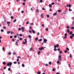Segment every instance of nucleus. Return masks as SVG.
<instances>
[{
    "instance_id": "obj_1",
    "label": "nucleus",
    "mask_w": 74,
    "mask_h": 74,
    "mask_svg": "<svg viewBox=\"0 0 74 74\" xmlns=\"http://www.w3.org/2000/svg\"><path fill=\"white\" fill-rule=\"evenodd\" d=\"M12 62H9V63H8L7 64L8 66H10V67H11V65H12Z\"/></svg>"
},
{
    "instance_id": "obj_2",
    "label": "nucleus",
    "mask_w": 74,
    "mask_h": 74,
    "mask_svg": "<svg viewBox=\"0 0 74 74\" xmlns=\"http://www.w3.org/2000/svg\"><path fill=\"white\" fill-rule=\"evenodd\" d=\"M58 60L60 61H62V57H61V55H60L58 56Z\"/></svg>"
},
{
    "instance_id": "obj_3",
    "label": "nucleus",
    "mask_w": 74,
    "mask_h": 74,
    "mask_svg": "<svg viewBox=\"0 0 74 74\" xmlns=\"http://www.w3.org/2000/svg\"><path fill=\"white\" fill-rule=\"evenodd\" d=\"M24 40L25 41V42H23V44L24 45H25L26 43H27V39H24Z\"/></svg>"
},
{
    "instance_id": "obj_4",
    "label": "nucleus",
    "mask_w": 74,
    "mask_h": 74,
    "mask_svg": "<svg viewBox=\"0 0 74 74\" xmlns=\"http://www.w3.org/2000/svg\"><path fill=\"white\" fill-rule=\"evenodd\" d=\"M44 49V47H42L41 48H39V49L40 51H41L42 50Z\"/></svg>"
},
{
    "instance_id": "obj_5",
    "label": "nucleus",
    "mask_w": 74,
    "mask_h": 74,
    "mask_svg": "<svg viewBox=\"0 0 74 74\" xmlns=\"http://www.w3.org/2000/svg\"><path fill=\"white\" fill-rule=\"evenodd\" d=\"M47 40L46 39H44V43H46V42H47Z\"/></svg>"
},
{
    "instance_id": "obj_6",
    "label": "nucleus",
    "mask_w": 74,
    "mask_h": 74,
    "mask_svg": "<svg viewBox=\"0 0 74 74\" xmlns=\"http://www.w3.org/2000/svg\"><path fill=\"white\" fill-rule=\"evenodd\" d=\"M32 32L33 33H34V34H35V33H36V32H35V31L33 29H32Z\"/></svg>"
},
{
    "instance_id": "obj_7",
    "label": "nucleus",
    "mask_w": 74,
    "mask_h": 74,
    "mask_svg": "<svg viewBox=\"0 0 74 74\" xmlns=\"http://www.w3.org/2000/svg\"><path fill=\"white\" fill-rule=\"evenodd\" d=\"M3 65H5V64H6V62H3Z\"/></svg>"
},
{
    "instance_id": "obj_8",
    "label": "nucleus",
    "mask_w": 74,
    "mask_h": 74,
    "mask_svg": "<svg viewBox=\"0 0 74 74\" xmlns=\"http://www.w3.org/2000/svg\"><path fill=\"white\" fill-rule=\"evenodd\" d=\"M41 17V18H43L44 17V16H43V14H41V15H40Z\"/></svg>"
},
{
    "instance_id": "obj_9",
    "label": "nucleus",
    "mask_w": 74,
    "mask_h": 74,
    "mask_svg": "<svg viewBox=\"0 0 74 74\" xmlns=\"http://www.w3.org/2000/svg\"><path fill=\"white\" fill-rule=\"evenodd\" d=\"M72 33L73 32H72V31L70 32H69V34H70V35H71Z\"/></svg>"
},
{
    "instance_id": "obj_10",
    "label": "nucleus",
    "mask_w": 74,
    "mask_h": 74,
    "mask_svg": "<svg viewBox=\"0 0 74 74\" xmlns=\"http://www.w3.org/2000/svg\"><path fill=\"white\" fill-rule=\"evenodd\" d=\"M17 43H18V42H17V41H16V43H15V45H18V44H17Z\"/></svg>"
},
{
    "instance_id": "obj_11",
    "label": "nucleus",
    "mask_w": 74,
    "mask_h": 74,
    "mask_svg": "<svg viewBox=\"0 0 74 74\" xmlns=\"http://www.w3.org/2000/svg\"><path fill=\"white\" fill-rule=\"evenodd\" d=\"M69 11H72V10L71 9H70V8H69Z\"/></svg>"
},
{
    "instance_id": "obj_12",
    "label": "nucleus",
    "mask_w": 74,
    "mask_h": 74,
    "mask_svg": "<svg viewBox=\"0 0 74 74\" xmlns=\"http://www.w3.org/2000/svg\"><path fill=\"white\" fill-rule=\"evenodd\" d=\"M29 38H30V39H31V38H32V36L30 35H29L28 36Z\"/></svg>"
},
{
    "instance_id": "obj_13",
    "label": "nucleus",
    "mask_w": 74,
    "mask_h": 74,
    "mask_svg": "<svg viewBox=\"0 0 74 74\" xmlns=\"http://www.w3.org/2000/svg\"><path fill=\"white\" fill-rule=\"evenodd\" d=\"M57 5H60V4L59 3H57V2L56 3Z\"/></svg>"
},
{
    "instance_id": "obj_14",
    "label": "nucleus",
    "mask_w": 74,
    "mask_h": 74,
    "mask_svg": "<svg viewBox=\"0 0 74 74\" xmlns=\"http://www.w3.org/2000/svg\"><path fill=\"white\" fill-rule=\"evenodd\" d=\"M49 7H52V5L51 4H49Z\"/></svg>"
},
{
    "instance_id": "obj_15",
    "label": "nucleus",
    "mask_w": 74,
    "mask_h": 74,
    "mask_svg": "<svg viewBox=\"0 0 74 74\" xmlns=\"http://www.w3.org/2000/svg\"><path fill=\"white\" fill-rule=\"evenodd\" d=\"M7 33L8 34H10V31H7Z\"/></svg>"
},
{
    "instance_id": "obj_16",
    "label": "nucleus",
    "mask_w": 74,
    "mask_h": 74,
    "mask_svg": "<svg viewBox=\"0 0 74 74\" xmlns=\"http://www.w3.org/2000/svg\"><path fill=\"white\" fill-rule=\"evenodd\" d=\"M49 64H50V65H51V64H52V62H49Z\"/></svg>"
},
{
    "instance_id": "obj_17",
    "label": "nucleus",
    "mask_w": 74,
    "mask_h": 74,
    "mask_svg": "<svg viewBox=\"0 0 74 74\" xmlns=\"http://www.w3.org/2000/svg\"><path fill=\"white\" fill-rule=\"evenodd\" d=\"M22 67H25V65L24 64H22Z\"/></svg>"
},
{
    "instance_id": "obj_18",
    "label": "nucleus",
    "mask_w": 74,
    "mask_h": 74,
    "mask_svg": "<svg viewBox=\"0 0 74 74\" xmlns=\"http://www.w3.org/2000/svg\"><path fill=\"white\" fill-rule=\"evenodd\" d=\"M73 36H70V38L71 39H73Z\"/></svg>"
},
{
    "instance_id": "obj_19",
    "label": "nucleus",
    "mask_w": 74,
    "mask_h": 74,
    "mask_svg": "<svg viewBox=\"0 0 74 74\" xmlns=\"http://www.w3.org/2000/svg\"><path fill=\"white\" fill-rule=\"evenodd\" d=\"M11 34H14V32H11Z\"/></svg>"
},
{
    "instance_id": "obj_20",
    "label": "nucleus",
    "mask_w": 74,
    "mask_h": 74,
    "mask_svg": "<svg viewBox=\"0 0 74 74\" xmlns=\"http://www.w3.org/2000/svg\"><path fill=\"white\" fill-rule=\"evenodd\" d=\"M72 26H73L74 25V21L72 22Z\"/></svg>"
},
{
    "instance_id": "obj_21",
    "label": "nucleus",
    "mask_w": 74,
    "mask_h": 74,
    "mask_svg": "<svg viewBox=\"0 0 74 74\" xmlns=\"http://www.w3.org/2000/svg\"><path fill=\"white\" fill-rule=\"evenodd\" d=\"M4 49H5V48H4V47H3L2 48V50L3 51H4Z\"/></svg>"
},
{
    "instance_id": "obj_22",
    "label": "nucleus",
    "mask_w": 74,
    "mask_h": 74,
    "mask_svg": "<svg viewBox=\"0 0 74 74\" xmlns=\"http://www.w3.org/2000/svg\"><path fill=\"white\" fill-rule=\"evenodd\" d=\"M41 52H40V51H38V55H39V54H40V53Z\"/></svg>"
},
{
    "instance_id": "obj_23",
    "label": "nucleus",
    "mask_w": 74,
    "mask_h": 74,
    "mask_svg": "<svg viewBox=\"0 0 74 74\" xmlns=\"http://www.w3.org/2000/svg\"><path fill=\"white\" fill-rule=\"evenodd\" d=\"M19 36H20V37H22V34H19Z\"/></svg>"
},
{
    "instance_id": "obj_24",
    "label": "nucleus",
    "mask_w": 74,
    "mask_h": 74,
    "mask_svg": "<svg viewBox=\"0 0 74 74\" xmlns=\"http://www.w3.org/2000/svg\"><path fill=\"white\" fill-rule=\"evenodd\" d=\"M5 22V19L4 22L3 23V25H5V24H4V22Z\"/></svg>"
},
{
    "instance_id": "obj_25",
    "label": "nucleus",
    "mask_w": 74,
    "mask_h": 74,
    "mask_svg": "<svg viewBox=\"0 0 74 74\" xmlns=\"http://www.w3.org/2000/svg\"><path fill=\"white\" fill-rule=\"evenodd\" d=\"M16 61L17 62H19V58H17Z\"/></svg>"
},
{
    "instance_id": "obj_26",
    "label": "nucleus",
    "mask_w": 74,
    "mask_h": 74,
    "mask_svg": "<svg viewBox=\"0 0 74 74\" xmlns=\"http://www.w3.org/2000/svg\"><path fill=\"white\" fill-rule=\"evenodd\" d=\"M57 47H59V45L58 44H57L56 45Z\"/></svg>"
},
{
    "instance_id": "obj_27",
    "label": "nucleus",
    "mask_w": 74,
    "mask_h": 74,
    "mask_svg": "<svg viewBox=\"0 0 74 74\" xmlns=\"http://www.w3.org/2000/svg\"><path fill=\"white\" fill-rule=\"evenodd\" d=\"M18 30L19 31H21V28H19L18 29Z\"/></svg>"
},
{
    "instance_id": "obj_28",
    "label": "nucleus",
    "mask_w": 74,
    "mask_h": 74,
    "mask_svg": "<svg viewBox=\"0 0 74 74\" xmlns=\"http://www.w3.org/2000/svg\"><path fill=\"white\" fill-rule=\"evenodd\" d=\"M67 32L68 33H70V30L69 29H67Z\"/></svg>"
},
{
    "instance_id": "obj_29",
    "label": "nucleus",
    "mask_w": 74,
    "mask_h": 74,
    "mask_svg": "<svg viewBox=\"0 0 74 74\" xmlns=\"http://www.w3.org/2000/svg\"><path fill=\"white\" fill-rule=\"evenodd\" d=\"M57 14V13H55L53 14V15H56Z\"/></svg>"
},
{
    "instance_id": "obj_30",
    "label": "nucleus",
    "mask_w": 74,
    "mask_h": 74,
    "mask_svg": "<svg viewBox=\"0 0 74 74\" xmlns=\"http://www.w3.org/2000/svg\"><path fill=\"white\" fill-rule=\"evenodd\" d=\"M8 54L9 55H11V52H9L8 53Z\"/></svg>"
},
{
    "instance_id": "obj_31",
    "label": "nucleus",
    "mask_w": 74,
    "mask_h": 74,
    "mask_svg": "<svg viewBox=\"0 0 74 74\" xmlns=\"http://www.w3.org/2000/svg\"><path fill=\"white\" fill-rule=\"evenodd\" d=\"M16 21V19H15L13 21L14 22H15Z\"/></svg>"
},
{
    "instance_id": "obj_32",
    "label": "nucleus",
    "mask_w": 74,
    "mask_h": 74,
    "mask_svg": "<svg viewBox=\"0 0 74 74\" xmlns=\"http://www.w3.org/2000/svg\"><path fill=\"white\" fill-rule=\"evenodd\" d=\"M13 63L14 64H16L17 63V62H14Z\"/></svg>"
},
{
    "instance_id": "obj_33",
    "label": "nucleus",
    "mask_w": 74,
    "mask_h": 74,
    "mask_svg": "<svg viewBox=\"0 0 74 74\" xmlns=\"http://www.w3.org/2000/svg\"><path fill=\"white\" fill-rule=\"evenodd\" d=\"M58 12H61V10H58Z\"/></svg>"
},
{
    "instance_id": "obj_34",
    "label": "nucleus",
    "mask_w": 74,
    "mask_h": 74,
    "mask_svg": "<svg viewBox=\"0 0 74 74\" xmlns=\"http://www.w3.org/2000/svg\"><path fill=\"white\" fill-rule=\"evenodd\" d=\"M37 74H41V72H40L38 71V72L37 73Z\"/></svg>"
},
{
    "instance_id": "obj_35",
    "label": "nucleus",
    "mask_w": 74,
    "mask_h": 74,
    "mask_svg": "<svg viewBox=\"0 0 74 74\" xmlns=\"http://www.w3.org/2000/svg\"><path fill=\"white\" fill-rule=\"evenodd\" d=\"M11 19H14V17L13 16H11Z\"/></svg>"
},
{
    "instance_id": "obj_36",
    "label": "nucleus",
    "mask_w": 74,
    "mask_h": 74,
    "mask_svg": "<svg viewBox=\"0 0 74 74\" xmlns=\"http://www.w3.org/2000/svg\"><path fill=\"white\" fill-rule=\"evenodd\" d=\"M52 70H53V71H55V69L53 68L52 69Z\"/></svg>"
},
{
    "instance_id": "obj_37",
    "label": "nucleus",
    "mask_w": 74,
    "mask_h": 74,
    "mask_svg": "<svg viewBox=\"0 0 74 74\" xmlns=\"http://www.w3.org/2000/svg\"><path fill=\"white\" fill-rule=\"evenodd\" d=\"M64 36H67V33L65 34Z\"/></svg>"
},
{
    "instance_id": "obj_38",
    "label": "nucleus",
    "mask_w": 74,
    "mask_h": 74,
    "mask_svg": "<svg viewBox=\"0 0 74 74\" xmlns=\"http://www.w3.org/2000/svg\"><path fill=\"white\" fill-rule=\"evenodd\" d=\"M11 70V68H9L8 69V71H10Z\"/></svg>"
},
{
    "instance_id": "obj_39",
    "label": "nucleus",
    "mask_w": 74,
    "mask_h": 74,
    "mask_svg": "<svg viewBox=\"0 0 74 74\" xmlns=\"http://www.w3.org/2000/svg\"><path fill=\"white\" fill-rule=\"evenodd\" d=\"M42 41V39H40L39 40V41Z\"/></svg>"
},
{
    "instance_id": "obj_40",
    "label": "nucleus",
    "mask_w": 74,
    "mask_h": 74,
    "mask_svg": "<svg viewBox=\"0 0 74 74\" xmlns=\"http://www.w3.org/2000/svg\"><path fill=\"white\" fill-rule=\"evenodd\" d=\"M47 18H49V15H47Z\"/></svg>"
},
{
    "instance_id": "obj_41",
    "label": "nucleus",
    "mask_w": 74,
    "mask_h": 74,
    "mask_svg": "<svg viewBox=\"0 0 74 74\" xmlns=\"http://www.w3.org/2000/svg\"><path fill=\"white\" fill-rule=\"evenodd\" d=\"M70 58H72V55L71 54H70Z\"/></svg>"
},
{
    "instance_id": "obj_42",
    "label": "nucleus",
    "mask_w": 74,
    "mask_h": 74,
    "mask_svg": "<svg viewBox=\"0 0 74 74\" xmlns=\"http://www.w3.org/2000/svg\"><path fill=\"white\" fill-rule=\"evenodd\" d=\"M71 29H74V27H71Z\"/></svg>"
},
{
    "instance_id": "obj_43",
    "label": "nucleus",
    "mask_w": 74,
    "mask_h": 74,
    "mask_svg": "<svg viewBox=\"0 0 74 74\" xmlns=\"http://www.w3.org/2000/svg\"><path fill=\"white\" fill-rule=\"evenodd\" d=\"M72 6L70 4H69V7H71Z\"/></svg>"
},
{
    "instance_id": "obj_44",
    "label": "nucleus",
    "mask_w": 74,
    "mask_h": 74,
    "mask_svg": "<svg viewBox=\"0 0 74 74\" xmlns=\"http://www.w3.org/2000/svg\"><path fill=\"white\" fill-rule=\"evenodd\" d=\"M54 51H56L57 50V49H56V48H55V49H54Z\"/></svg>"
},
{
    "instance_id": "obj_45",
    "label": "nucleus",
    "mask_w": 74,
    "mask_h": 74,
    "mask_svg": "<svg viewBox=\"0 0 74 74\" xmlns=\"http://www.w3.org/2000/svg\"><path fill=\"white\" fill-rule=\"evenodd\" d=\"M14 38H16V37H17V36H16V35H15L14 36Z\"/></svg>"
},
{
    "instance_id": "obj_46",
    "label": "nucleus",
    "mask_w": 74,
    "mask_h": 74,
    "mask_svg": "<svg viewBox=\"0 0 74 74\" xmlns=\"http://www.w3.org/2000/svg\"><path fill=\"white\" fill-rule=\"evenodd\" d=\"M32 49H33V48L31 47L30 48V51H32Z\"/></svg>"
},
{
    "instance_id": "obj_47",
    "label": "nucleus",
    "mask_w": 74,
    "mask_h": 74,
    "mask_svg": "<svg viewBox=\"0 0 74 74\" xmlns=\"http://www.w3.org/2000/svg\"><path fill=\"white\" fill-rule=\"evenodd\" d=\"M36 12H38L39 11V10H38L37 9V10H36Z\"/></svg>"
},
{
    "instance_id": "obj_48",
    "label": "nucleus",
    "mask_w": 74,
    "mask_h": 74,
    "mask_svg": "<svg viewBox=\"0 0 74 74\" xmlns=\"http://www.w3.org/2000/svg\"><path fill=\"white\" fill-rule=\"evenodd\" d=\"M38 40V38H35L36 41H37Z\"/></svg>"
},
{
    "instance_id": "obj_49",
    "label": "nucleus",
    "mask_w": 74,
    "mask_h": 74,
    "mask_svg": "<svg viewBox=\"0 0 74 74\" xmlns=\"http://www.w3.org/2000/svg\"><path fill=\"white\" fill-rule=\"evenodd\" d=\"M68 66L69 67H70L71 66V65H70V64H68Z\"/></svg>"
},
{
    "instance_id": "obj_50",
    "label": "nucleus",
    "mask_w": 74,
    "mask_h": 74,
    "mask_svg": "<svg viewBox=\"0 0 74 74\" xmlns=\"http://www.w3.org/2000/svg\"><path fill=\"white\" fill-rule=\"evenodd\" d=\"M66 50H67L68 51H69V49L68 47H67Z\"/></svg>"
},
{
    "instance_id": "obj_51",
    "label": "nucleus",
    "mask_w": 74,
    "mask_h": 74,
    "mask_svg": "<svg viewBox=\"0 0 74 74\" xmlns=\"http://www.w3.org/2000/svg\"><path fill=\"white\" fill-rule=\"evenodd\" d=\"M20 40H22V38H19Z\"/></svg>"
},
{
    "instance_id": "obj_52",
    "label": "nucleus",
    "mask_w": 74,
    "mask_h": 74,
    "mask_svg": "<svg viewBox=\"0 0 74 74\" xmlns=\"http://www.w3.org/2000/svg\"><path fill=\"white\" fill-rule=\"evenodd\" d=\"M66 28H67V29H69V28H70V27L69 26H67Z\"/></svg>"
},
{
    "instance_id": "obj_53",
    "label": "nucleus",
    "mask_w": 74,
    "mask_h": 74,
    "mask_svg": "<svg viewBox=\"0 0 74 74\" xmlns=\"http://www.w3.org/2000/svg\"><path fill=\"white\" fill-rule=\"evenodd\" d=\"M32 29V26L29 27V29Z\"/></svg>"
},
{
    "instance_id": "obj_54",
    "label": "nucleus",
    "mask_w": 74,
    "mask_h": 74,
    "mask_svg": "<svg viewBox=\"0 0 74 74\" xmlns=\"http://www.w3.org/2000/svg\"><path fill=\"white\" fill-rule=\"evenodd\" d=\"M1 32H4V30L3 29H2L1 30Z\"/></svg>"
},
{
    "instance_id": "obj_55",
    "label": "nucleus",
    "mask_w": 74,
    "mask_h": 74,
    "mask_svg": "<svg viewBox=\"0 0 74 74\" xmlns=\"http://www.w3.org/2000/svg\"><path fill=\"white\" fill-rule=\"evenodd\" d=\"M24 29H25V28L23 27H22L21 28L22 30H24Z\"/></svg>"
},
{
    "instance_id": "obj_56",
    "label": "nucleus",
    "mask_w": 74,
    "mask_h": 74,
    "mask_svg": "<svg viewBox=\"0 0 74 74\" xmlns=\"http://www.w3.org/2000/svg\"><path fill=\"white\" fill-rule=\"evenodd\" d=\"M59 63H60L59 61H57V63L58 64H59Z\"/></svg>"
},
{
    "instance_id": "obj_57",
    "label": "nucleus",
    "mask_w": 74,
    "mask_h": 74,
    "mask_svg": "<svg viewBox=\"0 0 74 74\" xmlns=\"http://www.w3.org/2000/svg\"><path fill=\"white\" fill-rule=\"evenodd\" d=\"M64 52L65 53H67V50H65Z\"/></svg>"
},
{
    "instance_id": "obj_58",
    "label": "nucleus",
    "mask_w": 74,
    "mask_h": 74,
    "mask_svg": "<svg viewBox=\"0 0 74 74\" xmlns=\"http://www.w3.org/2000/svg\"><path fill=\"white\" fill-rule=\"evenodd\" d=\"M17 58L18 59H19V58H21V57H20V56H18L17 57Z\"/></svg>"
},
{
    "instance_id": "obj_59",
    "label": "nucleus",
    "mask_w": 74,
    "mask_h": 74,
    "mask_svg": "<svg viewBox=\"0 0 74 74\" xmlns=\"http://www.w3.org/2000/svg\"><path fill=\"white\" fill-rule=\"evenodd\" d=\"M51 4L52 5H53L55 4V3H51Z\"/></svg>"
},
{
    "instance_id": "obj_60",
    "label": "nucleus",
    "mask_w": 74,
    "mask_h": 74,
    "mask_svg": "<svg viewBox=\"0 0 74 74\" xmlns=\"http://www.w3.org/2000/svg\"><path fill=\"white\" fill-rule=\"evenodd\" d=\"M66 7H69V5L68 4L66 5Z\"/></svg>"
},
{
    "instance_id": "obj_61",
    "label": "nucleus",
    "mask_w": 74,
    "mask_h": 74,
    "mask_svg": "<svg viewBox=\"0 0 74 74\" xmlns=\"http://www.w3.org/2000/svg\"><path fill=\"white\" fill-rule=\"evenodd\" d=\"M29 22H27L26 23V24H29Z\"/></svg>"
},
{
    "instance_id": "obj_62",
    "label": "nucleus",
    "mask_w": 74,
    "mask_h": 74,
    "mask_svg": "<svg viewBox=\"0 0 74 74\" xmlns=\"http://www.w3.org/2000/svg\"><path fill=\"white\" fill-rule=\"evenodd\" d=\"M12 15V13H11V12H10V15Z\"/></svg>"
},
{
    "instance_id": "obj_63",
    "label": "nucleus",
    "mask_w": 74,
    "mask_h": 74,
    "mask_svg": "<svg viewBox=\"0 0 74 74\" xmlns=\"http://www.w3.org/2000/svg\"><path fill=\"white\" fill-rule=\"evenodd\" d=\"M72 36H73V37H74V34H72Z\"/></svg>"
},
{
    "instance_id": "obj_64",
    "label": "nucleus",
    "mask_w": 74,
    "mask_h": 74,
    "mask_svg": "<svg viewBox=\"0 0 74 74\" xmlns=\"http://www.w3.org/2000/svg\"><path fill=\"white\" fill-rule=\"evenodd\" d=\"M13 53L14 55H16V53H15V52H14Z\"/></svg>"
}]
</instances>
